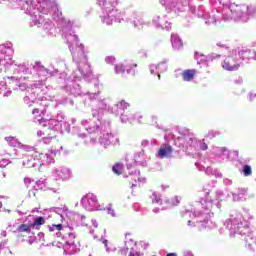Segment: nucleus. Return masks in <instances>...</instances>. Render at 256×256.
<instances>
[{
  "label": "nucleus",
  "instance_id": "f257e3e1",
  "mask_svg": "<svg viewBox=\"0 0 256 256\" xmlns=\"http://www.w3.org/2000/svg\"><path fill=\"white\" fill-rule=\"evenodd\" d=\"M246 53L247 52L245 50H241L235 52L234 55L226 57L222 65L223 69L226 71H239L241 64H239L237 61H239V59L240 61H244Z\"/></svg>",
  "mask_w": 256,
  "mask_h": 256
},
{
  "label": "nucleus",
  "instance_id": "f03ea898",
  "mask_svg": "<svg viewBox=\"0 0 256 256\" xmlns=\"http://www.w3.org/2000/svg\"><path fill=\"white\" fill-rule=\"evenodd\" d=\"M137 67V64H118L115 66V73L117 75H120V73H132V75H135V68Z\"/></svg>",
  "mask_w": 256,
  "mask_h": 256
},
{
  "label": "nucleus",
  "instance_id": "7ed1b4c3",
  "mask_svg": "<svg viewBox=\"0 0 256 256\" xmlns=\"http://www.w3.org/2000/svg\"><path fill=\"white\" fill-rule=\"evenodd\" d=\"M173 153V146L169 144H162L158 150L159 159H166L171 157Z\"/></svg>",
  "mask_w": 256,
  "mask_h": 256
},
{
  "label": "nucleus",
  "instance_id": "20e7f679",
  "mask_svg": "<svg viewBox=\"0 0 256 256\" xmlns=\"http://www.w3.org/2000/svg\"><path fill=\"white\" fill-rule=\"evenodd\" d=\"M195 75H197V70L195 69L184 70L182 72L183 81H187V82L193 81V79H195Z\"/></svg>",
  "mask_w": 256,
  "mask_h": 256
},
{
  "label": "nucleus",
  "instance_id": "39448f33",
  "mask_svg": "<svg viewBox=\"0 0 256 256\" xmlns=\"http://www.w3.org/2000/svg\"><path fill=\"white\" fill-rule=\"evenodd\" d=\"M55 134V130L50 127L44 126L38 131V135L43 139Z\"/></svg>",
  "mask_w": 256,
  "mask_h": 256
},
{
  "label": "nucleus",
  "instance_id": "423d86ee",
  "mask_svg": "<svg viewBox=\"0 0 256 256\" xmlns=\"http://www.w3.org/2000/svg\"><path fill=\"white\" fill-rule=\"evenodd\" d=\"M124 169H125V166L121 162L116 163L112 167V171H113V173H115V175H123V170Z\"/></svg>",
  "mask_w": 256,
  "mask_h": 256
},
{
  "label": "nucleus",
  "instance_id": "0eeeda50",
  "mask_svg": "<svg viewBox=\"0 0 256 256\" xmlns=\"http://www.w3.org/2000/svg\"><path fill=\"white\" fill-rule=\"evenodd\" d=\"M172 46L174 49H181L183 41L178 36H172Z\"/></svg>",
  "mask_w": 256,
  "mask_h": 256
},
{
  "label": "nucleus",
  "instance_id": "6e6552de",
  "mask_svg": "<svg viewBox=\"0 0 256 256\" xmlns=\"http://www.w3.org/2000/svg\"><path fill=\"white\" fill-rule=\"evenodd\" d=\"M31 227V224H21L17 227V231L18 233H31Z\"/></svg>",
  "mask_w": 256,
  "mask_h": 256
},
{
  "label": "nucleus",
  "instance_id": "1a4fd4ad",
  "mask_svg": "<svg viewBox=\"0 0 256 256\" xmlns=\"http://www.w3.org/2000/svg\"><path fill=\"white\" fill-rule=\"evenodd\" d=\"M151 199L153 205H163V200L161 199V196L157 195V193H153L151 195Z\"/></svg>",
  "mask_w": 256,
  "mask_h": 256
},
{
  "label": "nucleus",
  "instance_id": "9d476101",
  "mask_svg": "<svg viewBox=\"0 0 256 256\" xmlns=\"http://www.w3.org/2000/svg\"><path fill=\"white\" fill-rule=\"evenodd\" d=\"M242 173L244 177H251V175H253V169L250 165H244L242 168Z\"/></svg>",
  "mask_w": 256,
  "mask_h": 256
},
{
  "label": "nucleus",
  "instance_id": "9b49d317",
  "mask_svg": "<svg viewBox=\"0 0 256 256\" xmlns=\"http://www.w3.org/2000/svg\"><path fill=\"white\" fill-rule=\"evenodd\" d=\"M53 139H55V134L42 138V143L44 145H49L53 141Z\"/></svg>",
  "mask_w": 256,
  "mask_h": 256
},
{
  "label": "nucleus",
  "instance_id": "f8f14e48",
  "mask_svg": "<svg viewBox=\"0 0 256 256\" xmlns=\"http://www.w3.org/2000/svg\"><path fill=\"white\" fill-rule=\"evenodd\" d=\"M66 245H75V234L74 233H69L68 238L66 241Z\"/></svg>",
  "mask_w": 256,
  "mask_h": 256
},
{
  "label": "nucleus",
  "instance_id": "ddd939ff",
  "mask_svg": "<svg viewBox=\"0 0 256 256\" xmlns=\"http://www.w3.org/2000/svg\"><path fill=\"white\" fill-rule=\"evenodd\" d=\"M44 223H45V219H43V217H37L34 220L33 224H31V225H32V227H37L39 225H43Z\"/></svg>",
  "mask_w": 256,
  "mask_h": 256
},
{
  "label": "nucleus",
  "instance_id": "4468645a",
  "mask_svg": "<svg viewBox=\"0 0 256 256\" xmlns=\"http://www.w3.org/2000/svg\"><path fill=\"white\" fill-rule=\"evenodd\" d=\"M107 211H108L109 215H112V217H115V210L113 209V206L110 205L107 208Z\"/></svg>",
  "mask_w": 256,
  "mask_h": 256
},
{
  "label": "nucleus",
  "instance_id": "2eb2a0df",
  "mask_svg": "<svg viewBox=\"0 0 256 256\" xmlns=\"http://www.w3.org/2000/svg\"><path fill=\"white\" fill-rule=\"evenodd\" d=\"M200 149H201L202 151H207V149H209V146H207V143L202 142V143L200 144Z\"/></svg>",
  "mask_w": 256,
  "mask_h": 256
},
{
  "label": "nucleus",
  "instance_id": "dca6fc26",
  "mask_svg": "<svg viewBox=\"0 0 256 256\" xmlns=\"http://www.w3.org/2000/svg\"><path fill=\"white\" fill-rule=\"evenodd\" d=\"M53 227H54V229H56V231H61V229H63V225H61V224L54 225Z\"/></svg>",
  "mask_w": 256,
  "mask_h": 256
},
{
  "label": "nucleus",
  "instance_id": "f3484780",
  "mask_svg": "<svg viewBox=\"0 0 256 256\" xmlns=\"http://www.w3.org/2000/svg\"><path fill=\"white\" fill-rule=\"evenodd\" d=\"M235 83H238V84L243 83V77L239 76L238 80H236Z\"/></svg>",
  "mask_w": 256,
  "mask_h": 256
},
{
  "label": "nucleus",
  "instance_id": "a211bd4d",
  "mask_svg": "<svg viewBox=\"0 0 256 256\" xmlns=\"http://www.w3.org/2000/svg\"><path fill=\"white\" fill-rule=\"evenodd\" d=\"M153 213H161V209H159V208H154V209H153Z\"/></svg>",
  "mask_w": 256,
  "mask_h": 256
},
{
  "label": "nucleus",
  "instance_id": "6ab92c4d",
  "mask_svg": "<svg viewBox=\"0 0 256 256\" xmlns=\"http://www.w3.org/2000/svg\"><path fill=\"white\" fill-rule=\"evenodd\" d=\"M128 256H141V255H139V253L130 252Z\"/></svg>",
  "mask_w": 256,
  "mask_h": 256
},
{
  "label": "nucleus",
  "instance_id": "aec40b11",
  "mask_svg": "<svg viewBox=\"0 0 256 256\" xmlns=\"http://www.w3.org/2000/svg\"><path fill=\"white\" fill-rule=\"evenodd\" d=\"M33 115H36V113H39V109L38 108H35L33 111H32Z\"/></svg>",
  "mask_w": 256,
  "mask_h": 256
},
{
  "label": "nucleus",
  "instance_id": "412c9836",
  "mask_svg": "<svg viewBox=\"0 0 256 256\" xmlns=\"http://www.w3.org/2000/svg\"><path fill=\"white\" fill-rule=\"evenodd\" d=\"M220 151H221V153H225V151H227V148L222 147V148H220Z\"/></svg>",
  "mask_w": 256,
  "mask_h": 256
},
{
  "label": "nucleus",
  "instance_id": "4be33fe9",
  "mask_svg": "<svg viewBox=\"0 0 256 256\" xmlns=\"http://www.w3.org/2000/svg\"><path fill=\"white\" fill-rule=\"evenodd\" d=\"M93 225H94V227H99V224L95 220L93 221Z\"/></svg>",
  "mask_w": 256,
  "mask_h": 256
},
{
  "label": "nucleus",
  "instance_id": "5701e85b",
  "mask_svg": "<svg viewBox=\"0 0 256 256\" xmlns=\"http://www.w3.org/2000/svg\"><path fill=\"white\" fill-rule=\"evenodd\" d=\"M166 256H177L176 253H168Z\"/></svg>",
  "mask_w": 256,
  "mask_h": 256
},
{
  "label": "nucleus",
  "instance_id": "b1692460",
  "mask_svg": "<svg viewBox=\"0 0 256 256\" xmlns=\"http://www.w3.org/2000/svg\"><path fill=\"white\" fill-rule=\"evenodd\" d=\"M107 243H108L107 240H103V244L105 245V247H107Z\"/></svg>",
  "mask_w": 256,
  "mask_h": 256
},
{
  "label": "nucleus",
  "instance_id": "393cba45",
  "mask_svg": "<svg viewBox=\"0 0 256 256\" xmlns=\"http://www.w3.org/2000/svg\"><path fill=\"white\" fill-rule=\"evenodd\" d=\"M188 143H193V139H192V138H189V139H188Z\"/></svg>",
  "mask_w": 256,
  "mask_h": 256
},
{
  "label": "nucleus",
  "instance_id": "a878e982",
  "mask_svg": "<svg viewBox=\"0 0 256 256\" xmlns=\"http://www.w3.org/2000/svg\"><path fill=\"white\" fill-rule=\"evenodd\" d=\"M86 217L85 216H81V221H85Z\"/></svg>",
  "mask_w": 256,
  "mask_h": 256
},
{
  "label": "nucleus",
  "instance_id": "bb28decb",
  "mask_svg": "<svg viewBox=\"0 0 256 256\" xmlns=\"http://www.w3.org/2000/svg\"><path fill=\"white\" fill-rule=\"evenodd\" d=\"M1 207H3V203L2 202H0V209H1Z\"/></svg>",
  "mask_w": 256,
  "mask_h": 256
},
{
  "label": "nucleus",
  "instance_id": "cd10ccee",
  "mask_svg": "<svg viewBox=\"0 0 256 256\" xmlns=\"http://www.w3.org/2000/svg\"><path fill=\"white\" fill-rule=\"evenodd\" d=\"M158 78L161 79V75H158Z\"/></svg>",
  "mask_w": 256,
  "mask_h": 256
},
{
  "label": "nucleus",
  "instance_id": "c85d7f7f",
  "mask_svg": "<svg viewBox=\"0 0 256 256\" xmlns=\"http://www.w3.org/2000/svg\"><path fill=\"white\" fill-rule=\"evenodd\" d=\"M188 224H191V220L188 221Z\"/></svg>",
  "mask_w": 256,
  "mask_h": 256
},
{
  "label": "nucleus",
  "instance_id": "c756f323",
  "mask_svg": "<svg viewBox=\"0 0 256 256\" xmlns=\"http://www.w3.org/2000/svg\"><path fill=\"white\" fill-rule=\"evenodd\" d=\"M70 229L73 230V227L70 226Z\"/></svg>",
  "mask_w": 256,
  "mask_h": 256
}]
</instances>
